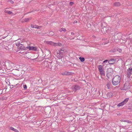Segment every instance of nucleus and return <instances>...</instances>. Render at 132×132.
<instances>
[{
  "label": "nucleus",
  "instance_id": "nucleus-1",
  "mask_svg": "<svg viewBox=\"0 0 132 132\" xmlns=\"http://www.w3.org/2000/svg\"><path fill=\"white\" fill-rule=\"evenodd\" d=\"M120 77L118 75H116L114 77L112 80V84L116 86L120 82Z\"/></svg>",
  "mask_w": 132,
  "mask_h": 132
},
{
  "label": "nucleus",
  "instance_id": "nucleus-2",
  "mask_svg": "<svg viewBox=\"0 0 132 132\" xmlns=\"http://www.w3.org/2000/svg\"><path fill=\"white\" fill-rule=\"evenodd\" d=\"M44 64V67L45 69H46L49 71H51L53 69V68L51 65V63L46 61H45L43 63Z\"/></svg>",
  "mask_w": 132,
  "mask_h": 132
},
{
  "label": "nucleus",
  "instance_id": "nucleus-3",
  "mask_svg": "<svg viewBox=\"0 0 132 132\" xmlns=\"http://www.w3.org/2000/svg\"><path fill=\"white\" fill-rule=\"evenodd\" d=\"M113 73V70L112 69L109 68L106 71V76L108 78H110L112 77Z\"/></svg>",
  "mask_w": 132,
  "mask_h": 132
},
{
  "label": "nucleus",
  "instance_id": "nucleus-4",
  "mask_svg": "<svg viewBox=\"0 0 132 132\" xmlns=\"http://www.w3.org/2000/svg\"><path fill=\"white\" fill-rule=\"evenodd\" d=\"M131 85L129 83H125L123 85V87L120 88L121 90H127L130 88Z\"/></svg>",
  "mask_w": 132,
  "mask_h": 132
},
{
  "label": "nucleus",
  "instance_id": "nucleus-5",
  "mask_svg": "<svg viewBox=\"0 0 132 132\" xmlns=\"http://www.w3.org/2000/svg\"><path fill=\"white\" fill-rule=\"evenodd\" d=\"M98 68L101 75L102 76H104L105 74V72L103 69L102 65H99L98 67Z\"/></svg>",
  "mask_w": 132,
  "mask_h": 132
},
{
  "label": "nucleus",
  "instance_id": "nucleus-6",
  "mask_svg": "<svg viewBox=\"0 0 132 132\" xmlns=\"http://www.w3.org/2000/svg\"><path fill=\"white\" fill-rule=\"evenodd\" d=\"M129 100V98H126L123 101L119 103L117 105L118 106H122L125 104Z\"/></svg>",
  "mask_w": 132,
  "mask_h": 132
},
{
  "label": "nucleus",
  "instance_id": "nucleus-7",
  "mask_svg": "<svg viewBox=\"0 0 132 132\" xmlns=\"http://www.w3.org/2000/svg\"><path fill=\"white\" fill-rule=\"evenodd\" d=\"M26 48L28 49L29 51H36L37 50V48L35 46H27Z\"/></svg>",
  "mask_w": 132,
  "mask_h": 132
},
{
  "label": "nucleus",
  "instance_id": "nucleus-8",
  "mask_svg": "<svg viewBox=\"0 0 132 132\" xmlns=\"http://www.w3.org/2000/svg\"><path fill=\"white\" fill-rule=\"evenodd\" d=\"M79 86L77 85H75L74 86H73L72 88L73 91L75 92H76L77 90H79Z\"/></svg>",
  "mask_w": 132,
  "mask_h": 132
},
{
  "label": "nucleus",
  "instance_id": "nucleus-9",
  "mask_svg": "<svg viewBox=\"0 0 132 132\" xmlns=\"http://www.w3.org/2000/svg\"><path fill=\"white\" fill-rule=\"evenodd\" d=\"M132 70V68L130 67L128 68L127 70V74L128 75V77L129 78L131 75V73Z\"/></svg>",
  "mask_w": 132,
  "mask_h": 132
},
{
  "label": "nucleus",
  "instance_id": "nucleus-10",
  "mask_svg": "<svg viewBox=\"0 0 132 132\" xmlns=\"http://www.w3.org/2000/svg\"><path fill=\"white\" fill-rule=\"evenodd\" d=\"M18 49L20 50H24L27 48L24 46L23 45L21 44L18 47Z\"/></svg>",
  "mask_w": 132,
  "mask_h": 132
},
{
  "label": "nucleus",
  "instance_id": "nucleus-11",
  "mask_svg": "<svg viewBox=\"0 0 132 132\" xmlns=\"http://www.w3.org/2000/svg\"><path fill=\"white\" fill-rule=\"evenodd\" d=\"M71 74V72H65L62 73L63 75H70Z\"/></svg>",
  "mask_w": 132,
  "mask_h": 132
},
{
  "label": "nucleus",
  "instance_id": "nucleus-12",
  "mask_svg": "<svg viewBox=\"0 0 132 132\" xmlns=\"http://www.w3.org/2000/svg\"><path fill=\"white\" fill-rule=\"evenodd\" d=\"M21 42V41L20 40H18L15 43V44L16 46L18 47L21 44L20 42Z\"/></svg>",
  "mask_w": 132,
  "mask_h": 132
},
{
  "label": "nucleus",
  "instance_id": "nucleus-13",
  "mask_svg": "<svg viewBox=\"0 0 132 132\" xmlns=\"http://www.w3.org/2000/svg\"><path fill=\"white\" fill-rule=\"evenodd\" d=\"M64 51V50L63 49H61L58 51L57 53L60 55L61 56L62 55L63 53V52Z\"/></svg>",
  "mask_w": 132,
  "mask_h": 132
},
{
  "label": "nucleus",
  "instance_id": "nucleus-14",
  "mask_svg": "<svg viewBox=\"0 0 132 132\" xmlns=\"http://www.w3.org/2000/svg\"><path fill=\"white\" fill-rule=\"evenodd\" d=\"M106 95L108 97H109L110 98L112 97L113 95V94L112 92H109L108 93L106 94Z\"/></svg>",
  "mask_w": 132,
  "mask_h": 132
},
{
  "label": "nucleus",
  "instance_id": "nucleus-15",
  "mask_svg": "<svg viewBox=\"0 0 132 132\" xmlns=\"http://www.w3.org/2000/svg\"><path fill=\"white\" fill-rule=\"evenodd\" d=\"M114 59H112L109 61L108 63L109 64H113L114 63Z\"/></svg>",
  "mask_w": 132,
  "mask_h": 132
},
{
  "label": "nucleus",
  "instance_id": "nucleus-16",
  "mask_svg": "<svg viewBox=\"0 0 132 132\" xmlns=\"http://www.w3.org/2000/svg\"><path fill=\"white\" fill-rule=\"evenodd\" d=\"M30 19H31L30 18H25L24 19H23V21H22L21 22H27L29 20H30Z\"/></svg>",
  "mask_w": 132,
  "mask_h": 132
},
{
  "label": "nucleus",
  "instance_id": "nucleus-17",
  "mask_svg": "<svg viewBox=\"0 0 132 132\" xmlns=\"http://www.w3.org/2000/svg\"><path fill=\"white\" fill-rule=\"evenodd\" d=\"M9 129L10 130H12L15 132H19V131L17 129H14V128L12 127H10Z\"/></svg>",
  "mask_w": 132,
  "mask_h": 132
},
{
  "label": "nucleus",
  "instance_id": "nucleus-18",
  "mask_svg": "<svg viewBox=\"0 0 132 132\" xmlns=\"http://www.w3.org/2000/svg\"><path fill=\"white\" fill-rule=\"evenodd\" d=\"M120 121L122 122H128V123H130V121H129L128 120H125V119H121L120 120Z\"/></svg>",
  "mask_w": 132,
  "mask_h": 132
},
{
  "label": "nucleus",
  "instance_id": "nucleus-19",
  "mask_svg": "<svg viewBox=\"0 0 132 132\" xmlns=\"http://www.w3.org/2000/svg\"><path fill=\"white\" fill-rule=\"evenodd\" d=\"M111 85L110 83L108 82L107 83L106 86L108 89H110L111 88Z\"/></svg>",
  "mask_w": 132,
  "mask_h": 132
},
{
  "label": "nucleus",
  "instance_id": "nucleus-20",
  "mask_svg": "<svg viewBox=\"0 0 132 132\" xmlns=\"http://www.w3.org/2000/svg\"><path fill=\"white\" fill-rule=\"evenodd\" d=\"M4 12L5 13H7L9 14H13V13L12 12H11L10 11H9L8 10H5L4 11Z\"/></svg>",
  "mask_w": 132,
  "mask_h": 132
},
{
  "label": "nucleus",
  "instance_id": "nucleus-21",
  "mask_svg": "<svg viewBox=\"0 0 132 132\" xmlns=\"http://www.w3.org/2000/svg\"><path fill=\"white\" fill-rule=\"evenodd\" d=\"M79 59L80 60L81 62H82L84 61L85 59L84 57H79Z\"/></svg>",
  "mask_w": 132,
  "mask_h": 132
},
{
  "label": "nucleus",
  "instance_id": "nucleus-22",
  "mask_svg": "<svg viewBox=\"0 0 132 132\" xmlns=\"http://www.w3.org/2000/svg\"><path fill=\"white\" fill-rule=\"evenodd\" d=\"M114 5L115 6H118L120 5V4L119 2H116L114 4Z\"/></svg>",
  "mask_w": 132,
  "mask_h": 132
},
{
  "label": "nucleus",
  "instance_id": "nucleus-23",
  "mask_svg": "<svg viewBox=\"0 0 132 132\" xmlns=\"http://www.w3.org/2000/svg\"><path fill=\"white\" fill-rule=\"evenodd\" d=\"M45 43H46L47 44H50L51 45V43L52 42V41H45Z\"/></svg>",
  "mask_w": 132,
  "mask_h": 132
},
{
  "label": "nucleus",
  "instance_id": "nucleus-24",
  "mask_svg": "<svg viewBox=\"0 0 132 132\" xmlns=\"http://www.w3.org/2000/svg\"><path fill=\"white\" fill-rule=\"evenodd\" d=\"M55 44H55V46H61L62 45L60 43H55Z\"/></svg>",
  "mask_w": 132,
  "mask_h": 132
},
{
  "label": "nucleus",
  "instance_id": "nucleus-25",
  "mask_svg": "<svg viewBox=\"0 0 132 132\" xmlns=\"http://www.w3.org/2000/svg\"><path fill=\"white\" fill-rule=\"evenodd\" d=\"M54 34V33L53 32L51 31L49 32V35H51V36H52Z\"/></svg>",
  "mask_w": 132,
  "mask_h": 132
},
{
  "label": "nucleus",
  "instance_id": "nucleus-26",
  "mask_svg": "<svg viewBox=\"0 0 132 132\" xmlns=\"http://www.w3.org/2000/svg\"><path fill=\"white\" fill-rule=\"evenodd\" d=\"M55 44H55V43H54L52 42L51 43V45L54 46H55Z\"/></svg>",
  "mask_w": 132,
  "mask_h": 132
},
{
  "label": "nucleus",
  "instance_id": "nucleus-27",
  "mask_svg": "<svg viewBox=\"0 0 132 132\" xmlns=\"http://www.w3.org/2000/svg\"><path fill=\"white\" fill-rule=\"evenodd\" d=\"M66 31V30L64 28H61L60 30V31Z\"/></svg>",
  "mask_w": 132,
  "mask_h": 132
},
{
  "label": "nucleus",
  "instance_id": "nucleus-28",
  "mask_svg": "<svg viewBox=\"0 0 132 132\" xmlns=\"http://www.w3.org/2000/svg\"><path fill=\"white\" fill-rule=\"evenodd\" d=\"M37 26L35 25V26H34L33 25H31V27L32 28H36V27H37Z\"/></svg>",
  "mask_w": 132,
  "mask_h": 132
},
{
  "label": "nucleus",
  "instance_id": "nucleus-29",
  "mask_svg": "<svg viewBox=\"0 0 132 132\" xmlns=\"http://www.w3.org/2000/svg\"><path fill=\"white\" fill-rule=\"evenodd\" d=\"M117 51L119 52H121L122 51V50L119 48H118L117 49Z\"/></svg>",
  "mask_w": 132,
  "mask_h": 132
},
{
  "label": "nucleus",
  "instance_id": "nucleus-30",
  "mask_svg": "<svg viewBox=\"0 0 132 132\" xmlns=\"http://www.w3.org/2000/svg\"><path fill=\"white\" fill-rule=\"evenodd\" d=\"M3 48L5 49L6 50H8L9 49V48L8 47V46H5V47L4 46V47H3Z\"/></svg>",
  "mask_w": 132,
  "mask_h": 132
},
{
  "label": "nucleus",
  "instance_id": "nucleus-31",
  "mask_svg": "<svg viewBox=\"0 0 132 132\" xmlns=\"http://www.w3.org/2000/svg\"><path fill=\"white\" fill-rule=\"evenodd\" d=\"M23 87L24 89H26L27 88V86L26 85H24L23 86Z\"/></svg>",
  "mask_w": 132,
  "mask_h": 132
},
{
  "label": "nucleus",
  "instance_id": "nucleus-32",
  "mask_svg": "<svg viewBox=\"0 0 132 132\" xmlns=\"http://www.w3.org/2000/svg\"><path fill=\"white\" fill-rule=\"evenodd\" d=\"M8 2H9L10 3L12 4L13 3V2L11 0H10L8 1Z\"/></svg>",
  "mask_w": 132,
  "mask_h": 132
},
{
  "label": "nucleus",
  "instance_id": "nucleus-33",
  "mask_svg": "<svg viewBox=\"0 0 132 132\" xmlns=\"http://www.w3.org/2000/svg\"><path fill=\"white\" fill-rule=\"evenodd\" d=\"M108 62V60H106L104 61H103V63H107Z\"/></svg>",
  "mask_w": 132,
  "mask_h": 132
},
{
  "label": "nucleus",
  "instance_id": "nucleus-34",
  "mask_svg": "<svg viewBox=\"0 0 132 132\" xmlns=\"http://www.w3.org/2000/svg\"><path fill=\"white\" fill-rule=\"evenodd\" d=\"M73 4V3L72 2H70V5H72Z\"/></svg>",
  "mask_w": 132,
  "mask_h": 132
},
{
  "label": "nucleus",
  "instance_id": "nucleus-35",
  "mask_svg": "<svg viewBox=\"0 0 132 132\" xmlns=\"http://www.w3.org/2000/svg\"><path fill=\"white\" fill-rule=\"evenodd\" d=\"M40 27V26H37V27H36V28H37V29H39L40 27Z\"/></svg>",
  "mask_w": 132,
  "mask_h": 132
},
{
  "label": "nucleus",
  "instance_id": "nucleus-36",
  "mask_svg": "<svg viewBox=\"0 0 132 132\" xmlns=\"http://www.w3.org/2000/svg\"><path fill=\"white\" fill-rule=\"evenodd\" d=\"M71 34L72 35H74V33L73 32H71Z\"/></svg>",
  "mask_w": 132,
  "mask_h": 132
},
{
  "label": "nucleus",
  "instance_id": "nucleus-37",
  "mask_svg": "<svg viewBox=\"0 0 132 132\" xmlns=\"http://www.w3.org/2000/svg\"><path fill=\"white\" fill-rule=\"evenodd\" d=\"M105 29V30H106V29L105 28H103L101 30L102 31L103 30H104Z\"/></svg>",
  "mask_w": 132,
  "mask_h": 132
},
{
  "label": "nucleus",
  "instance_id": "nucleus-38",
  "mask_svg": "<svg viewBox=\"0 0 132 132\" xmlns=\"http://www.w3.org/2000/svg\"><path fill=\"white\" fill-rule=\"evenodd\" d=\"M74 22L75 23H77V21L76 20H75L74 21Z\"/></svg>",
  "mask_w": 132,
  "mask_h": 132
},
{
  "label": "nucleus",
  "instance_id": "nucleus-39",
  "mask_svg": "<svg viewBox=\"0 0 132 132\" xmlns=\"http://www.w3.org/2000/svg\"><path fill=\"white\" fill-rule=\"evenodd\" d=\"M111 51H112V52H114V51H112V50H111Z\"/></svg>",
  "mask_w": 132,
  "mask_h": 132
}]
</instances>
